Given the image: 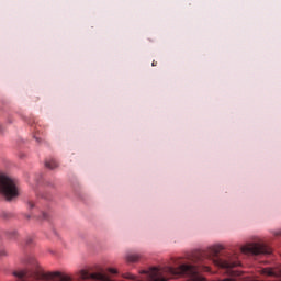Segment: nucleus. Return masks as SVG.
Returning <instances> with one entry per match:
<instances>
[{"mask_svg": "<svg viewBox=\"0 0 281 281\" xmlns=\"http://www.w3.org/2000/svg\"><path fill=\"white\" fill-rule=\"evenodd\" d=\"M27 205H29L30 210H32V207H34V204L32 202H27Z\"/></svg>", "mask_w": 281, "mask_h": 281, "instance_id": "nucleus-13", "label": "nucleus"}, {"mask_svg": "<svg viewBox=\"0 0 281 281\" xmlns=\"http://www.w3.org/2000/svg\"><path fill=\"white\" fill-rule=\"evenodd\" d=\"M123 278H126L127 280H135V274L125 273L123 274Z\"/></svg>", "mask_w": 281, "mask_h": 281, "instance_id": "nucleus-11", "label": "nucleus"}, {"mask_svg": "<svg viewBox=\"0 0 281 281\" xmlns=\"http://www.w3.org/2000/svg\"><path fill=\"white\" fill-rule=\"evenodd\" d=\"M45 166L49 170H54V168H58V162L56 160H48L45 162Z\"/></svg>", "mask_w": 281, "mask_h": 281, "instance_id": "nucleus-7", "label": "nucleus"}, {"mask_svg": "<svg viewBox=\"0 0 281 281\" xmlns=\"http://www.w3.org/2000/svg\"><path fill=\"white\" fill-rule=\"evenodd\" d=\"M262 273H265L266 276H273L274 278H280V276H281V271L272 269V268H265L262 270Z\"/></svg>", "mask_w": 281, "mask_h": 281, "instance_id": "nucleus-5", "label": "nucleus"}, {"mask_svg": "<svg viewBox=\"0 0 281 281\" xmlns=\"http://www.w3.org/2000/svg\"><path fill=\"white\" fill-rule=\"evenodd\" d=\"M108 271L110 273H117V269H115V268H109Z\"/></svg>", "mask_w": 281, "mask_h": 281, "instance_id": "nucleus-12", "label": "nucleus"}, {"mask_svg": "<svg viewBox=\"0 0 281 281\" xmlns=\"http://www.w3.org/2000/svg\"><path fill=\"white\" fill-rule=\"evenodd\" d=\"M13 276L15 278H25V276H27V270H19V271H14Z\"/></svg>", "mask_w": 281, "mask_h": 281, "instance_id": "nucleus-10", "label": "nucleus"}, {"mask_svg": "<svg viewBox=\"0 0 281 281\" xmlns=\"http://www.w3.org/2000/svg\"><path fill=\"white\" fill-rule=\"evenodd\" d=\"M48 278H50V279L61 278V280H67V277H63V273H60L59 271L49 272Z\"/></svg>", "mask_w": 281, "mask_h": 281, "instance_id": "nucleus-8", "label": "nucleus"}, {"mask_svg": "<svg viewBox=\"0 0 281 281\" xmlns=\"http://www.w3.org/2000/svg\"><path fill=\"white\" fill-rule=\"evenodd\" d=\"M139 257L137 255L128 254L126 255V261L127 262H137Z\"/></svg>", "mask_w": 281, "mask_h": 281, "instance_id": "nucleus-9", "label": "nucleus"}, {"mask_svg": "<svg viewBox=\"0 0 281 281\" xmlns=\"http://www.w3.org/2000/svg\"><path fill=\"white\" fill-rule=\"evenodd\" d=\"M221 251H223V245H214L211 247V252L213 254V256H216Z\"/></svg>", "mask_w": 281, "mask_h": 281, "instance_id": "nucleus-6", "label": "nucleus"}, {"mask_svg": "<svg viewBox=\"0 0 281 281\" xmlns=\"http://www.w3.org/2000/svg\"><path fill=\"white\" fill-rule=\"evenodd\" d=\"M0 196L4 201H15L21 196V186L19 181L5 172H0Z\"/></svg>", "mask_w": 281, "mask_h": 281, "instance_id": "nucleus-1", "label": "nucleus"}, {"mask_svg": "<svg viewBox=\"0 0 281 281\" xmlns=\"http://www.w3.org/2000/svg\"><path fill=\"white\" fill-rule=\"evenodd\" d=\"M80 276H81L82 280L92 279V280L104 281V274H102V273H91V274H89V272L87 270H81Z\"/></svg>", "mask_w": 281, "mask_h": 281, "instance_id": "nucleus-4", "label": "nucleus"}, {"mask_svg": "<svg viewBox=\"0 0 281 281\" xmlns=\"http://www.w3.org/2000/svg\"><path fill=\"white\" fill-rule=\"evenodd\" d=\"M213 262L216 267H221V269H234V267H238V262L232 260L214 259Z\"/></svg>", "mask_w": 281, "mask_h": 281, "instance_id": "nucleus-3", "label": "nucleus"}, {"mask_svg": "<svg viewBox=\"0 0 281 281\" xmlns=\"http://www.w3.org/2000/svg\"><path fill=\"white\" fill-rule=\"evenodd\" d=\"M243 254H254L258 256L260 254L269 255L271 254V249L268 248L265 244H249L241 248Z\"/></svg>", "mask_w": 281, "mask_h": 281, "instance_id": "nucleus-2", "label": "nucleus"}]
</instances>
